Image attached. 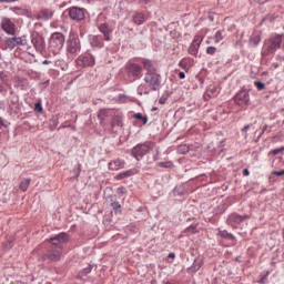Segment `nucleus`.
<instances>
[{"instance_id":"1","label":"nucleus","mask_w":284,"mask_h":284,"mask_svg":"<svg viewBox=\"0 0 284 284\" xmlns=\"http://www.w3.org/2000/svg\"><path fill=\"white\" fill-rule=\"evenodd\" d=\"M145 83L150 85L153 90H158L161 87V75L155 72H150L145 75Z\"/></svg>"},{"instance_id":"2","label":"nucleus","mask_w":284,"mask_h":284,"mask_svg":"<svg viewBox=\"0 0 284 284\" xmlns=\"http://www.w3.org/2000/svg\"><path fill=\"white\" fill-rule=\"evenodd\" d=\"M65 43V37L60 32H55L51 36L50 45L51 48H55V50H61L63 44Z\"/></svg>"},{"instance_id":"3","label":"nucleus","mask_w":284,"mask_h":284,"mask_svg":"<svg viewBox=\"0 0 284 284\" xmlns=\"http://www.w3.org/2000/svg\"><path fill=\"white\" fill-rule=\"evenodd\" d=\"M148 152H150V146H148V144H138L132 150L134 159H142Z\"/></svg>"},{"instance_id":"4","label":"nucleus","mask_w":284,"mask_h":284,"mask_svg":"<svg viewBox=\"0 0 284 284\" xmlns=\"http://www.w3.org/2000/svg\"><path fill=\"white\" fill-rule=\"evenodd\" d=\"M234 101L237 105H247L250 103V93H247L245 90H242L236 93Z\"/></svg>"},{"instance_id":"5","label":"nucleus","mask_w":284,"mask_h":284,"mask_svg":"<svg viewBox=\"0 0 284 284\" xmlns=\"http://www.w3.org/2000/svg\"><path fill=\"white\" fill-rule=\"evenodd\" d=\"M69 17H71L73 21H83V19H85V12H83L81 8L73 7L69 11Z\"/></svg>"},{"instance_id":"6","label":"nucleus","mask_w":284,"mask_h":284,"mask_svg":"<svg viewBox=\"0 0 284 284\" xmlns=\"http://www.w3.org/2000/svg\"><path fill=\"white\" fill-rule=\"evenodd\" d=\"M49 242L52 243L53 245L70 243V235H68V233H60L54 237H51Z\"/></svg>"},{"instance_id":"7","label":"nucleus","mask_w":284,"mask_h":284,"mask_svg":"<svg viewBox=\"0 0 284 284\" xmlns=\"http://www.w3.org/2000/svg\"><path fill=\"white\" fill-rule=\"evenodd\" d=\"M77 50H79V41L77 40V38L69 39L68 52H71V54H74Z\"/></svg>"},{"instance_id":"8","label":"nucleus","mask_w":284,"mask_h":284,"mask_svg":"<svg viewBox=\"0 0 284 284\" xmlns=\"http://www.w3.org/2000/svg\"><path fill=\"white\" fill-rule=\"evenodd\" d=\"M2 30L7 32V34H14V23L10 20H4L2 23Z\"/></svg>"},{"instance_id":"9","label":"nucleus","mask_w":284,"mask_h":284,"mask_svg":"<svg viewBox=\"0 0 284 284\" xmlns=\"http://www.w3.org/2000/svg\"><path fill=\"white\" fill-rule=\"evenodd\" d=\"M201 45V38H196L189 48L190 54H199V47Z\"/></svg>"},{"instance_id":"10","label":"nucleus","mask_w":284,"mask_h":284,"mask_svg":"<svg viewBox=\"0 0 284 284\" xmlns=\"http://www.w3.org/2000/svg\"><path fill=\"white\" fill-rule=\"evenodd\" d=\"M187 270L191 273L199 272L201 270V261L193 260L192 264L187 265Z\"/></svg>"},{"instance_id":"11","label":"nucleus","mask_w":284,"mask_h":284,"mask_svg":"<svg viewBox=\"0 0 284 284\" xmlns=\"http://www.w3.org/2000/svg\"><path fill=\"white\" fill-rule=\"evenodd\" d=\"M100 32H103L104 39H105L106 41H110V30L108 29V26H106V24H101V26H100Z\"/></svg>"},{"instance_id":"12","label":"nucleus","mask_w":284,"mask_h":284,"mask_svg":"<svg viewBox=\"0 0 284 284\" xmlns=\"http://www.w3.org/2000/svg\"><path fill=\"white\" fill-rule=\"evenodd\" d=\"M28 187H30V180H22L20 185H19V190L21 192H28Z\"/></svg>"},{"instance_id":"13","label":"nucleus","mask_w":284,"mask_h":284,"mask_svg":"<svg viewBox=\"0 0 284 284\" xmlns=\"http://www.w3.org/2000/svg\"><path fill=\"white\" fill-rule=\"evenodd\" d=\"M133 21L136 23V26H141V23L145 21V16H143V13H138L134 16Z\"/></svg>"},{"instance_id":"14","label":"nucleus","mask_w":284,"mask_h":284,"mask_svg":"<svg viewBox=\"0 0 284 284\" xmlns=\"http://www.w3.org/2000/svg\"><path fill=\"white\" fill-rule=\"evenodd\" d=\"M128 68L132 74H140L141 72V67H139V64H129Z\"/></svg>"},{"instance_id":"15","label":"nucleus","mask_w":284,"mask_h":284,"mask_svg":"<svg viewBox=\"0 0 284 284\" xmlns=\"http://www.w3.org/2000/svg\"><path fill=\"white\" fill-rule=\"evenodd\" d=\"M52 17V12L42 11L37 16V19H50Z\"/></svg>"},{"instance_id":"16","label":"nucleus","mask_w":284,"mask_h":284,"mask_svg":"<svg viewBox=\"0 0 284 284\" xmlns=\"http://www.w3.org/2000/svg\"><path fill=\"white\" fill-rule=\"evenodd\" d=\"M186 232L190 234H196V232H199V226L196 224H191L186 227Z\"/></svg>"},{"instance_id":"17","label":"nucleus","mask_w":284,"mask_h":284,"mask_svg":"<svg viewBox=\"0 0 284 284\" xmlns=\"http://www.w3.org/2000/svg\"><path fill=\"white\" fill-rule=\"evenodd\" d=\"M187 152H190V146H187V144H181L179 146L180 154H187Z\"/></svg>"},{"instance_id":"18","label":"nucleus","mask_w":284,"mask_h":284,"mask_svg":"<svg viewBox=\"0 0 284 284\" xmlns=\"http://www.w3.org/2000/svg\"><path fill=\"white\" fill-rule=\"evenodd\" d=\"M283 151H284V146L280 149H274L268 152V156H277V154H282Z\"/></svg>"},{"instance_id":"19","label":"nucleus","mask_w":284,"mask_h":284,"mask_svg":"<svg viewBox=\"0 0 284 284\" xmlns=\"http://www.w3.org/2000/svg\"><path fill=\"white\" fill-rule=\"evenodd\" d=\"M7 45L8 48H10L11 50H13V48H17V38H12L10 40L7 41Z\"/></svg>"},{"instance_id":"20","label":"nucleus","mask_w":284,"mask_h":284,"mask_svg":"<svg viewBox=\"0 0 284 284\" xmlns=\"http://www.w3.org/2000/svg\"><path fill=\"white\" fill-rule=\"evenodd\" d=\"M128 176H132V170L124 171L118 175V179H128Z\"/></svg>"},{"instance_id":"21","label":"nucleus","mask_w":284,"mask_h":284,"mask_svg":"<svg viewBox=\"0 0 284 284\" xmlns=\"http://www.w3.org/2000/svg\"><path fill=\"white\" fill-rule=\"evenodd\" d=\"M284 175V169L282 171H273L270 175V180L274 179V176H283Z\"/></svg>"},{"instance_id":"22","label":"nucleus","mask_w":284,"mask_h":284,"mask_svg":"<svg viewBox=\"0 0 284 284\" xmlns=\"http://www.w3.org/2000/svg\"><path fill=\"white\" fill-rule=\"evenodd\" d=\"M160 168H174L172 161L160 162Z\"/></svg>"},{"instance_id":"23","label":"nucleus","mask_w":284,"mask_h":284,"mask_svg":"<svg viewBox=\"0 0 284 284\" xmlns=\"http://www.w3.org/2000/svg\"><path fill=\"white\" fill-rule=\"evenodd\" d=\"M135 119H142L143 123H148V116H143L141 113L134 115Z\"/></svg>"},{"instance_id":"24","label":"nucleus","mask_w":284,"mask_h":284,"mask_svg":"<svg viewBox=\"0 0 284 284\" xmlns=\"http://www.w3.org/2000/svg\"><path fill=\"white\" fill-rule=\"evenodd\" d=\"M112 207L115 212H121V204L119 202H113Z\"/></svg>"},{"instance_id":"25","label":"nucleus","mask_w":284,"mask_h":284,"mask_svg":"<svg viewBox=\"0 0 284 284\" xmlns=\"http://www.w3.org/2000/svg\"><path fill=\"white\" fill-rule=\"evenodd\" d=\"M254 83L257 90H263L265 88V84L261 81H255Z\"/></svg>"},{"instance_id":"26","label":"nucleus","mask_w":284,"mask_h":284,"mask_svg":"<svg viewBox=\"0 0 284 284\" xmlns=\"http://www.w3.org/2000/svg\"><path fill=\"white\" fill-rule=\"evenodd\" d=\"M17 45H26V39L23 38H16Z\"/></svg>"},{"instance_id":"27","label":"nucleus","mask_w":284,"mask_h":284,"mask_svg":"<svg viewBox=\"0 0 284 284\" xmlns=\"http://www.w3.org/2000/svg\"><path fill=\"white\" fill-rule=\"evenodd\" d=\"M34 110L36 112H43V106L41 105V103H37Z\"/></svg>"},{"instance_id":"28","label":"nucleus","mask_w":284,"mask_h":284,"mask_svg":"<svg viewBox=\"0 0 284 284\" xmlns=\"http://www.w3.org/2000/svg\"><path fill=\"white\" fill-rule=\"evenodd\" d=\"M50 261H59L60 255L59 254H51L49 255Z\"/></svg>"},{"instance_id":"29","label":"nucleus","mask_w":284,"mask_h":284,"mask_svg":"<svg viewBox=\"0 0 284 284\" xmlns=\"http://www.w3.org/2000/svg\"><path fill=\"white\" fill-rule=\"evenodd\" d=\"M234 221H236V223H241L243 221V216L241 215H235L233 216Z\"/></svg>"},{"instance_id":"30","label":"nucleus","mask_w":284,"mask_h":284,"mask_svg":"<svg viewBox=\"0 0 284 284\" xmlns=\"http://www.w3.org/2000/svg\"><path fill=\"white\" fill-rule=\"evenodd\" d=\"M221 235H222V236H225L226 239H233V236L230 235V234H229L227 232H225V231L222 232Z\"/></svg>"},{"instance_id":"31","label":"nucleus","mask_w":284,"mask_h":284,"mask_svg":"<svg viewBox=\"0 0 284 284\" xmlns=\"http://www.w3.org/2000/svg\"><path fill=\"white\" fill-rule=\"evenodd\" d=\"M207 54H214V49L212 47H209L206 49Z\"/></svg>"},{"instance_id":"32","label":"nucleus","mask_w":284,"mask_h":284,"mask_svg":"<svg viewBox=\"0 0 284 284\" xmlns=\"http://www.w3.org/2000/svg\"><path fill=\"white\" fill-rule=\"evenodd\" d=\"M118 192H119V194H125L126 193L125 189H123V187L118 189Z\"/></svg>"},{"instance_id":"33","label":"nucleus","mask_w":284,"mask_h":284,"mask_svg":"<svg viewBox=\"0 0 284 284\" xmlns=\"http://www.w3.org/2000/svg\"><path fill=\"white\" fill-rule=\"evenodd\" d=\"M243 175H244V176H250V170L244 169V171H243Z\"/></svg>"},{"instance_id":"34","label":"nucleus","mask_w":284,"mask_h":284,"mask_svg":"<svg viewBox=\"0 0 284 284\" xmlns=\"http://www.w3.org/2000/svg\"><path fill=\"white\" fill-rule=\"evenodd\" d=\"M0 1H3L4 3H12V2H14L17 0H0Z\"/></svg>"},{"instance_id":"35","label":"nucleus","mask_w":284,"mask_h":284,"mask_svg":"<svg viewBox=\"0 0 284 284\" xmlns=\"http://www.w3.org/2000/svg\"><path fill=\"white\" fill-rule=\"evenodd\" d=\"M16 12H17L18 14H21V13H24L26 11H23V10H21V9H16Z\"/></svg>"},{"instance_id":"36","label":"nucleus","mask_w":284,"mask_h":284,"mask_svg":"<svg viewBox=\"0 0 284 284\" xmlns=\"http://www.w3.org/2000/svg\"><path fill=\"white\" fill-rule=\"evenodd\" d=\"M179 77H180V79H185V73L180 72Z\"/></svg>"},{"instance_id":"37","label":"nucleus","mask_w":284,"mask_h":284,"mask_svg":"<svg viewBox=\"0 0 284 284\" xmlns=\"http://www.w3.org/2000/svg\"><path fill=\"white\" fill-rule=\"evenodd\" d=\"M165 101H168L166 98H161V99H160V103H162V104L165 103Z\"/></svg>"},{"instance_id":"38","label":"nucleus","mask_w":284,"mask_h":284,"mask_svg":"<svg viewBox=\"0 0 284 284\" xmlns=\"http://www.w3.org/2000/svg\"><path fill=\"white\" fill-rule=\"evenodd\" d=\"M142 3H150L152 0H140Z\"/></svg>"},{"instance_id":"39","label":"nucleus","mask_w":284,"mask_h":284,"mask_svg":"<svg viewBox=\"0 0 284 284\" xmlns=\"http://www.w3.org/2000/svg\"><path fill=\"white\" fill-rule=\"evenodd\" d=\"M87 65H94V60H91Z\"/></svg>"},{"instance_id":"40","label":"nucleus","mask_w":284,"mask_h":284,"mask_svg":"<svg viewBox=\"0 0 284 284\" xmlns=\"http://www.w3.org/2000/svg\"><path fill=\"white\" fill-rule=\"evenodd\" d=\"M223 33L221 31L216 32V37H221Z\"/></svg>"},{"instance_id":"41","label":"nucleus","mask_w":284,"mask_h":284,"mask_svg":"<svg viewBox=\"0 0 284 284\" xmlns=\"http://www.w3.org/2000/svg\"><path fill=\"white\" fill-rule=\"evenodd\" d=\"M174 256H175L174 253H171V254L169 255L170 258H174Z\"/></svg>"},{"instance_id":"42","label":"nucleus","mask_w":284,"mask_h":284,"mask_svg":"<svg viewBox=\"0 0 284 284\" xmlns=\"http://www.w3.org/2000/svg\"><path fill=\"white\" fill-rule=\"evenodd\" d=\"M83 61H84V62L88 61V58H83Z\"/></svg>"},{"instance_id":"43","label":"nucleus","mask_w":284,"mask_h":284,"mask_svg":"<svg viewBox=\"0 0 284 284\" xmlns=\"http://www.w3.org/2000/svg\"><path fill=\"white\" fill-rule=\"evenodd\" d=\"M43 63H44V64H48V62H47V61H44Z\"/></svg>"}]
</instances>
